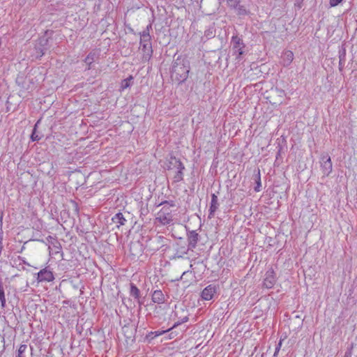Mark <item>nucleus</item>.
Masks as SVG:
<instances>
[{
	"label": "nucleus",
	"instance_id": "nucleus-1",
	"mask_svg": "<svg viewBox=\"0 0 357 357\" xmlns=\"http://www.w3.org/2000/svg\"><path fill=\"white\" fill-rule=\"evenodd\" d=\"M190 67L183 60L176 59L173 66L171 72L172 80L178 83H182L185 81L188 77Z\"/></svg>",
	"mask_w": 357,
	"mask_h": 357
},
{
	"label": "nucleus",
	"instance_id": "nucleus-2",
	"mask_svg": "<svg viewBox=\"0 0 357 357\" xmlns=\"http://www.w3.org/2000/svg\"><path fill=\"white\" fill-rule=\"evenodd\" d=\"M169 164L172 165L169 167V169H173L175 168V174L174 176V181L179 182L183 180V171L185 169L183 163L176 158H171L169 160Z\"/></svg>",
	"mask_w": 357,
	"mask_h": 357
},
{
	"label": "nucleus",
	"instance_id": "nucleus-3",
	"mask_svg": "<svg viewBox=\"0 0 357 357\" xmlns=\"http://www.w3.org/2000/svg\"><path fill=\"white\" fill-rule=\"evenodd\" d=\"M156 220L162 225H167L172 220L169 208L162 207L158 213Z\"/></svg>",
	"mask_w": 357,
	"mask_h": 357
},
{
	"label": "nucleus",
	"instance_id": "nucleus-4",
	"mask_svg": "<svg viewBox=\"0 0 357 357\" xmlns=\"http://www.w3.org/2000/svg\"><path fill=\"white\" fill-rule=\"evenodd\" d=\"M232 50L234 54H236V59H239L243 54L244 44L243 40L238 36H233L231 38Z\"/></svg>",
	"mask_w": 357,
	"mask_h": 357
},
{
	"label": "nucleus",
	"instance_id": "nucleus-5",
	"mask_svg": "<svg viewBox=\"0 0 357 357\" xmlns=\"http://www.w3.org/2000/svg\"><path fill=\"white\" fill-rule=\"evenodd\" d=\"M37 281L38 282H52L54 280V276L52 271L48 269L47 267L40 270L37 273Z\"/></svg>",
	"mask_w": 357,
	"mask_h": 357
},
{
	"label": "nucleus",
	"instance_id": "nucleus-6",
	"mask_svg": "<svg viewBox=\"0 0 357 357\" xmlns=\"http://www.w3.org/2000/svg\"><path fill=\"white\" fill-rule=\"evenodd\" d=\"M321 172L324 176H328L333 170V165L331 162V157L328 155H324L321 158Z\"/></svg>",
	"mask_w": 357,
	"mask_h": 357
},
{
	"label": "nucleus",
	"instance_id": "nucleus-7",
	"mask_svg": "<svg viewBox=\"0 0 357 357\" xmlns=\"http://www.w3.org/2000/svg\"><path fill=\"white\" fill-rule=\"evenodd\" d=\"M275 275L272 268L268 269L265 273L263 286L267 289H271L275 284Z\"/></svg>",
	"mask_w": 357,
	"mask_h": 357
},
{
	"label": "nucleus",
	"instance_id": "nucleus-8",
	"mask_svg": "<svg viewBox=\"0 0 357 357\" xmlns=\"http://www.w3.org/2000/svg\"><path fill=\"white\" fill-rule=\"evenodd\" d=\"M16 82L19 86H21L25 90H31L33 88V82L30 77H23L18 76L16 79Z\"/></svg>",
	"mask_w": 357,
	"mask_h": 357
},
{
	"label": "nucleus",
	"instance_id": "nucleus-9",
	"mask_svg": "<svg viewBox=\"0 0 357 357\" xmlns=\"http://www.w3.org/2000/svg\"><path fill=\"white\" fill-rule=\"evenodd\" d=\"M141 50L143 52V59L149 60L152 55V47L151 42L140 41Z\"/></svg>",
	"mask_w": 357,
	"mask_h": 357
},
{
	"label": "nucleus",
	"instance_id": "nucleus-10",
	"mask_svg": "<svg viewBox=\"0 0 357 357\" xmlns=\"http://www.w3.org/2000/svg\"><path fill=\"white\" fill-rule=\"evenodd\" d=\"M215 293V287L211 284L207 286L202 292V298L205 301H210L212 299L214 294Z\"/></svg>",
	"mask_w": 357,
	"mask_h": 357
},
{
	"label": "nucleus",
	"instance_id": "nucleus-11",
	"mask_svg": "<svg viewBox=\"0 0 357 357\" xmlns=\"http://www.w3.org/2000/svg\"><path fill=\"white\" fill-rule=\"evenodd\" d=\"M294 59V54L290 50H284L281 56V63L284 66H288Z\"/></svg>",
	"mask_w": 357,
	"mask_h": 357
},
{
	"label": "nucleus",
	"instance_id": "nucleus-12",
	"mask_svg": "<svg viewBox=\"0 0 357 357\" xmlns=\"http://www.w3.org/2000/svg\"><path fill=\"white\" fill-rule=\"evenodd\" d=\"M218 206H219V204H218V197L215 194H213L211 195V206H210V208H209L208 217L210 218L214 215V213L216 211V210L218 209Z\"/></svg>",
	"mask_w": 357,
	"mask_h": 357
},
{
	"label": "nucleus",
	"instance_id": "nucleus-13",
	"mask_svg": "<svg viewBox=\"0 0 357 357\" xmlns=\"http://www.w3.org/2000/svg\"><path fill=\"white\" fill-rule=\"evenodd\" d=\"M188 248L193 249L196 247L198 241V234L195 231H192L188 234Z\"/></svg>",
	"mask_w": 357,
	"mask_h": 357
},
{
	"label": "nucleus",
	"instance_id": "nucleus-14",
	"mask_svg": "<svg viewBox=\"0 0 357 357\" xmlns=\"http://www.w3.org/2000/svg\"><path fill=\"white\" fill-rule=\"evenodd\" d=\"M152 301L155 303H163L165 301V296L160 290H155L152 294Z\"/></svg>",
	"mask_w": 357,
	"mask_h": 357
},
{
	"label": "nucleus",
	"instance_id": "nucleus-15",
	"mask_svg": "<svg viewBox=\"0 0 357 357\" xmlns=\"http://www.w3.org/2000/svg\"><path fill=\"white\" fill-rule=\"evenodd\" d=\"M112 222L115 223L117 227L125 225L126 220L121 213H116L112 219Z\"/></svg>",
	"mask_w": 357,
	"mask_h": 357
},
{
	"label": "nucleus",
	"instance_id": "nucleus-16",
	"mask_svg": "<svg viewBox=\"0 0 357 357\" xmlns=\"http://www.w3.org/2000/svg\"><path fill=\"white\" fill-rule=\"evenodd\" d=\"M151 27V25H149L146 27V30L144 31L141 34V40L144 42H149L151 40V36L149 35V28Z\"/></svg>",
	"mask_w": 357,
	"mask_h": 357
},
{
	"label": "nucleus",
	"instance_id": "nucleus-17",
	"mask_svg": "<svg viewBox=\"0 0 357 357\" xmlns=\"http://www.w3.org/2000/svg\"><path fill=\"white\" fill-rule=\"evenodd\" d=\"M132 79H133L132 76L130 75L127 79H123L121 84V90L123 91L126 89L130 87L131 85V81L132 80Z\"/></svg>",
	"mask_w": 357,
	"mask_h": 357
},
{
	"label": "nucleus",
	"instance_id": "nucleus-18",
	"mask_svg": "<svg viewBox=\"0 0 357 357\" xmlns=\"http://www.w3.org/2000/svg\"><path fill=\"white\" fill-rule=\"evenodd\" d=\"M28 349L26 344H21L17 351V357H26V351Z\"/></svg>",
	"mask_w": 357,
	"mask_h": 357
},
{
	"label": "nucleus",
	"instance_id": "nucleus-19",
	"mask_svg": "<svg viewBox=\"0 0 357 357\" xmlns=\"http://www.w3.org/2000/svg\"><path fill=\"white\" fill-rule=\"evenodd\" d=\"M96 57V54L95 52H90L85 59L86 63H87L89 66H90L91 63H93Z\"/></svg>",
	"mask_w": 357,
	"mask_h": 357
},
{
	"label": "nucleus",
	"instance_id": "nucleus-20",
	"mask_svg": "<svg viewBox=\"0 0 357 357\" xmlns=\"http://www.w3.org/2000/svg\"><path fill=\"white\" fill-rule=\"evenodd\" d=\"M39 122H40V120L38 121L37 123L35 124L33 132L31 135V139L33 142L38 141L40 139V137L38 136V135L36 134V128H37Z\"/></svg>",
	"mask_w": 357,
	"mask_h": 357
},
{
	"label": "nucleus",
	"instance_id": "nucleus-21",
	"mask_svg": "<svg viewBox=\"0 0 357 357\" xmlns=\"http://www.w3.org/2000/svg\"><path fill=\"white\" fill-rule=\"evenodd\" d=\"M130 294L135 298H138L139 297V290L136 286L133 284L131 285Z\"/></svg>",
	"mask_w": 357,
	"mask_h": 357
},
{
	"label": "nucleus",
	"instance_id": "nucleus-22",
	"mask_svg": "<svg viewBox=\"0 0 357 357\" xmlns=\"http://www.w3.org/2000/svg\"><path fill=\"white\" fill-rule=\"evenodd\" d=\"M3 216L0 218V241H3Z\"/></svg>",
	"mask_w": 357,
	"mask_h": 357
},
{
	"label": "nucleus",
	"instance_id": "nucleus-23",
	"mask_svg": "<svg viewBox=\"0 0 357 357\" xmlns=\"http://www.w3.org/2000/svg\"><path fill=\"white\" fill-rule=\"evenodd\" d=\"M342 0H330V5L332 7L337 6Z\"/></svg>",
	"mask_w": 357,
	"mask_h": 357
},
{
	"label": "nucleus",
	"instance_id": "nucleus-24",
	"mask_svg": "<svg viewBox=\"0 0 357 357\" xmlns=\"http://www.w3.org/2000/svg\"><path fill=\"white\" fill-rule=\"evenodd\" d=\"M281 346H282V340H280V342H278V344L275 348V351L274 356H276V354L279 352Z\"/></svg>",
	"mask_w": 357,
	"mask_h": 357
},
{
	"label": "nucleus",
	"instance_id": "nucleus-25",
	"mask_svg": "<svg viewBox=\"0 0 357 357\" xmlns=\"http://www.w3.org/2000/svg\"><path fill=\"white\" fill-rule=\"evenodd\" d=\"M206 35L207 36L212 37V36H213L214 34H213V31H210V30H208V31H206Z\"/></svg>",
	"mask_w": 357,
	"mask_h": 357
},
{
	"label": "nucleus",
	"instance_id": "nucleus-26",
	"mask_svg": "<svg viewBox=\"0 0 357 357\" xmlns=\"http://www.w3.org/2000/svg\"><path fill=\"white\" fill-rule=\"evenodd\" d=\"M165 331H162V332H156V335L158 336V335H162V333H164Z\"/></svg>",
	"mask_w": 357,
	"mask_h": 357
},
{
	"label": "nucleus",
	"instance_id": "nucleus-27",
	"mask_svg": "<svg viewBox=\"0 0 357 357\" xmlns=\"http://www.w3.org/2000/svg\"><path fill=\"white\" fill-rule=\"evenodd\" d=\"M188 317H185L183 319V322H185V321H188Z\"/></svg>",
	"mask_w": 357,
	"mask_h": 357
},
{
	"label": "nucleus",
	"instance_id": "nucleus-28",
	"mask_svg": "<svg viewBox=\"0 0 357 357\" xmlns=\"http://www.w3.org/2000/svg\"><path fill=\"white\" fill-rule=\"evenodd\" d=\"M344 357H350V354H349L346 353V354H345Z\"/></svg>",
	"mask_w": 357,
	"mask_h": 357
},
{
	"label": "nucleus",
	"instance_id": "nucleus-29",
	"mask_svg": "<svg viewBox=\"0 0 357 357\" xmlns=\"http://www.w3.org/2000/svg\"><path fill=\"white\" fill-rule=\"evenodd\" d=\"M177 325H178V324H174L173 328L176 327Z\"/></svg>",
	"mask_w": 357,
	"mask_h": 357
},
{
	"label": "nucleus",
	"instance_id": "nucleus-30",
	"mask_svg": "<svg viewBox=\"0 0 357 357\" xmlns=\"http://www.w3.org/2000/svg\"><path fill=\"white\" fill-rule=\"evenodd\" d=\"M256 191H259V190L257 188H255Z\"/></svg>",
	"mask_w": 357,
	"mask_h": 357
}]
</instances>
